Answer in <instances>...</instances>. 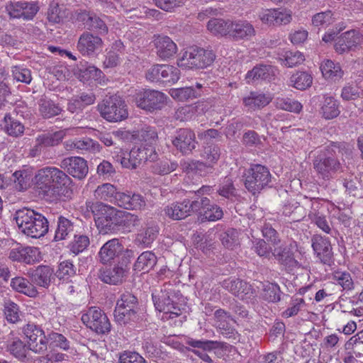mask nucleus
Segmentation results:
<instances>
[{"mask_svg":"<svg viewBox=\"0 0 363 363\" xmlns=\"http://www.w3.org/2000/svg\"><path fill=\"white\" fill-rule=\"evenodd\" d=\"M66 135L65 130H59L54 133H48L37 137L39 145H44L45 147L57 145Z\"/></svg>","mask_w":363,"mask_h":363,"instance_id":"79ce46f5","label":"nucleus"},{"mask_svg":"<svg viewBox=\"0 0 363 363\" xmlns=\"http://www.w3.org/2000/svg\"><path fill=\"white\" fill-rule=\"evenodd\" d=\"M11 288L19 293L29 297H35L38 295L36 287L28 279L22 277H16L11 281Z\"/></svg>","mask_w":363,"mask_h":363,"instance_id":"72a5a7b5","label":"nucleus"},{"mask_svg":"<svg viewBox=\"0 0 363 363\" xmlns=\"http://www.w3.org/2000/svg\"><path fill=\"white\" fill-rule=\"evenodd\" d=\"M138 301L135 296L125 293L117 301L114 311L115 320L120 325L135 322L138 319Z\"/></svg>","mask_w":363,"mask_h":363,"instance_id":"6e6552de","label":"nucleus"},{"mask_svg":"<svg viewBox=\"0 0 363 363\" xmlns=\"http://www.w3.org/2000/svg\"><path fill=\"white\" fill-rule=\"evenodd\" d=\"M15 220L19 230L33 238L44 236L48 230V223L45 217L33 210L18 211Z\"/></svg>","mask_w":363,"mask_h":363,"instance_id":"f03ea898","label":"nucleus"},{"mask_svg":"<svg viewBox=\"0 0 363 363\" xmlns=\"http://www.w3.org/2000/svg\"><path fill=\"white\" fill-rule=\"evenodd\" d=\"M273 97L270 92L251 91L242 98V103L248 110L256 111L267 106L272 101Z\"/></svg>","mask_w":363,"mask_h":363,"instance_id":"6ab92c4d","label":"nucleus"},{"mask_svg":"<svg viewBox=\"0 0 363 363\" xmlns=\"http://www.w3.org/2000/svg\"><path fill=\"white\" fill-rule=\"evenodd\" d=\"M158 233V228L156 225L147 227L138 234L136 242L148 247L156 238Z\"/></svg>","mask_w":363,"mask_h":363,"instance_id":"09e8293b","label":"nucleus"},{"mask_svg":"<svg viewBox=\"0 0 363 363\" xmlns=\"http://www.w3.org/2000/svg\"><path fill=\"white\" fill-rule=\"evenodd\" d=\"M138 139L142 142L140 146L146 147H154V145L157 140V133L155 128L151 126H144L137 134Z\"/></svg>","mask_w":363,"mask_h":363,"instance_id":"58836bf2","label":"nucleus"},{"mask_svg":"<svg viewBox=\"0 0 363 363\" xmlns=\"http://www.w3.org/2000/svg\"><path fill=\"white\" fill-rule=\"evenodd\" d=\"M333 22V14L330 11L316 13L312 18V23L315 27L325 28Z\"/></svg>","mask_w":363,"mask_h":363,"instance_id":"6e6d98bb","label":"nucleus"},{"mask_svg":"<svg viewBox=\"0 0 363 363\" xmlns=\"http://www.w3.org/2000/svg\"><path fill=\"white\" fill-rule=\"evenodd\" d=\"M83 20L85 21L84 24L89 29L97 30L101 34L106 33L107 27L106 24L97 16L86 14Z\"/></svg>","mask_w":363,"mask_h":363,"instance_id":"5fc2aeb1","label":"nucleus"},{"mask_svg":"<svg viewBox=\"0 0 363 363\" xmlns=\"http://www.w3.org/2000/svg\"><path fill=\"white\" fill-rule=\"evenodd\" d=\"M118 206L128 210H143L146 201L140 194L122 193L118 199Z\"/></svg>","mask_w":363,"mask_h":363,"instance_id":"bb28decb","label":"nucleus"},{"mask_svg":"<svg viewBox=\"0 0 363 363\" xmlns=\"http://www.w3.org/2000/svg\"><path fill=\"white\" fill-rule=\"evenodd\" d=\"M274 104L277 108L295 113H299L303 108V106L300 102L289 98L277 97L274 101Z\"/></svg>","mask_w":363,"mask_h":363,"instance_id":"a18cd8bd","label":"nucleus"},{"mask_svg":"<svg viewBox=\"0 0 363 363\" xmlns=\"http://www.w3.org/2000/svg\"><path fill=\"white\" fill-rule=\"evenodd\" d=\"M124 251V247L118 239L114 238L104 243L99 250L98 257L102 264H108L118 257Z\"/></svg>","mask_w":363,"mask_h":363,"instance_id":"dca6fc26","label":"nucleus"},{"mask_svg":"<svg viewBox=\"0 0 363 363\" xmlns=\"http://www.w3.org/2000/svg\"><path fill=\"white\" fill-rule=\"evenodd\" d=\"M65 17V12L59 7L57 2L52 1L48 9V18L49 21L57 23H60Z\"/></svg>","mask_w":363,"mask_h":363,"instance_id":"774afa93","label":"nucleus"},{"mask_svg":"<svg viewBox=\"0 0 363 363\" xmlns=\"http://www.w3.org/2000/svg\"><path fill=\"white\" fill-rule=\"evenodd\" d=\"M62 109L52 101L42 99L39 102V111L44 118H52L60 113Z\"/></svg>","mask_w":363,"mask_h":363,"instance_id":"de8ad7c7","label":"nucleus"},{"mask_svg":"<svg viewBox=\"0 0 363 363\" xmlns=\"http://www.w3.org/2000/svg\"><path fill=\"white\" fill-rule=\"evenodd\" d=\"M180 70L171 65H154L145 74L147 80L151 82H162L173 84L180 78Z\"/></svg>","mask_w":363,"mask_h":363,"instance_id":"1a4fd4ad","label":"nucleus"},{"mask_svg":"<svg viewBox=\"0 0 363 363\" xmlns=\"http://www.w3.org/2000/svg\"><path fill=\"white\" fill-rule=\"evenodd\" d=\"M273 255L275 257H278L281 264L290 272H293L301 267V264L289 252H281L279 248L274 247Z\"/></svg>","mask_w":363,"mask_h":363,"instance_id":"c03bdc74","label":"nucleus"},{"mask_svg":"<svg viewBox=\"0 0 363 363\" xmlns=\"http://www.w3.org/2000/svg\"><path fill=\"white\" fill-rule=\"evenodd\" d=\"M11 72L16 81L26 84H30L31 82L32 77L29 69L20 66H14L12 67Z\"/></svg>","mask_w":363,"mask_h":363,"instance_id":"0e129e2a","label":"nucleus"},{"mask_svg":"<svg viewBox=\"0 0 363 363\" xmlns=\"http://www.w3.org/2000/svg\"><path fill=\"white\" fill-rule=\"evenodd\" d=\"M340 162L332 157L316 158L313 162L314 169L322 176L323 178H328L332 172L340 168Z\"/></svg>","mask_w":363,"mask_h":363,"instance_id":"c85d7f7f","label":"nucleus"},{"mask_svg":"<svg viewBox=\"0 0 363 363\" xmlns=\"http://www.w3.org/2000/svg\"><path fill=\"white\" fill-rule=\"evenodd\" d=\"M173 145L184 154H189L196 145L194 133L189 129H179L172 140Z\"/></svg>","mask_w":363,"mask_h":363,"instance_id":"2eb2a0df","label":"nucleus"},{"mask_svg":"<svg viewBox=\"0 0 363 363\" xmlns=\"http://www.w3.org/2000/svg\"><path fill=\"white\" fill-rule=\"evenodd\" d=\"M223 286L241 300H248L253 296V290L246 281L230 278L223 281Z\"/></svg>","mask_w":363,"mask_h":363,"instance_id":"a211bd4d","label":"nucleus"},{"mask_svg":"<svg viewBox=\"0 0 363 363\" xmlns=\"http://www.w3.org/2000/svg\"><path fill=\"white\" fill-rule=\"evenodd\" d=\"M270 179L271 174L267 167L255 164L249 170L245 184L250 191L255 194L267 186Z\"/></svg>","mask_w":363,"mask_h":363,"instance_id":"f8f14e48","label":"nucleus"},{"mask_svg":"<svg viewBox=\"0 0 363 363\" xmlns=\"http://www.w3.org/2000/svg\"><path fill=\"white\" fill-rule=\"evenodd\" d=\"M24 261L26 264H34L42 260L43 257L39 248L35 247H25Z\"/></svg>","mask_w":363,"mask_h":363,"instance_id":"680f3d73","label":"nucleus"},{"mask_svg":"<svg viewBox=\"0 0 363 363\" xmlns=\"http://www.w3.org/2000/svg\"><path fill=\"white\" fill-rule=\"evenodd\" d=\"M311 241L313 250L317 257L324 263L328 262L332 256V247L329 239L320 235H314Z\"/></svg>","mask_w":363,"mask_h":363,"instance_id":"5701e85b","label":"nucleus"},{"mask_svg":"<svg viewBox=\"0 0 363 363\" xmlns=\"http://www.w3.org/2000/svg\"><path fill=\"white\" fill-rule=\"evenodd\" d=\"M320 69L323 77L332 82L339 81L344 74L340 64L330 60H323L320 65Z\"/></svg>","mask_w":363,"mask_h":363,"instance_id":"cd10ccee","label":"nucleus"},{"mask_svg":"<svg viewBox=\"0 0 363 363\" xmlns=\"http://www.w3.org/2000/svg\"><path fill=\"white\" fill-rule=\"evenodd\" d=\"M305 306V301L301 298H296L291 300L290 306L282 312V317L288 318L298 314Z\"/></svg>","mask_w":363,"mask_h":363,"instance_id":"e2e57ef3","label":"nucleus"},{"mask_svg":"<svg viewBox=\"0 0 363 363\" xmlns=\"http://www.w3.org/2000/svg\"><path fill=\"white\" fill-rule=\"evenodd\" d=\"M65 147L67 151L77 150L91 153L99 152L101 150L100 144L90 138L82 140H69L65 143Z\"/></svg>","mask_w":363,"mask_h":363,"instance_id":"4be33fe9","label":"nucleus"},{"mask_svg":"<svg viewBox=\"0 0 363 363\" xmlns=\"http://www.w3.org/2000/svg\"><path fill=\"white\" fill-rule=\"evenodd\" d=\"M101 116L107 121L116 123L128 116V106L123 98L118 95L105 99L98 105Z\"/></svg>","mask_w":363,"mask_h":363,"instance_id":"0eeeda50","label":"nucleus"},{"mask_svg":"<svg viewBox=\"0 0 363 363\" xmlns=\"http://www.w3.org/2000/svg\"><path fill=\"white\" fill-rule=\"evenodd\" d=\"M255 34L253 26L246 21H231L229 36L235 40H249Z\"/></svg>","mask_w":363,"mask_h":363,"instance_id":"b1692460","label":"nucleus"},{"mask_svg":"<svg viewBox=\"0 0 363 363\" xmlns=\"http://www.w3.org/2000/svg\"><path fill=\"white\" fill-rule=\"evenodd\" d=\"M262 296L269 302H277L280 300L279 286L276 284H262Z\"/></svg>","mask_w":363,"mask_h":363,"instance_id":"603ef678","label":"nucleus"},{"mask_svg":"<svg viewBox=\"0 0 363 363\" xmlns=\"http://www.w3.org/2000/svg\"><path fill=\"white\" fill-rule=\"evenodd\" d=\"M169 94L174 100L178 101H185L188 99L196 97L194 89L191 86L170 89Z\"/></svg>","mask_w":363,"mask_h":363,"instance_id":"3c124183","label":"nucleus"},{"mask_svg":"<svg viewBox=\"0 0 363 363\" xmlns=\"http://www.w3.org/2000/svg\"><path fill=\"white\" fill-rule=\"evenodd\" d=\"M157 263V257L150 251L141 253L134 264L133 269L135 272H148Z\"/></svg>","mask_w":363,"mask_h":363,"instance_id":"f704fd0d","label":"nucleus"},{"mask_svg":"<svg viewBox=\"0 0 363 363\" xmlns=\"http://www.w3.org/2000/svg\"><path fill=\"white\" fill-rule=\"evenodd\" d=\"M153 43L157 55L162 60L170 59L177 52V44L167 35L155 36Z\"/></svg>","mask_w":363,"mask_h":363,"instance_id":"f3484780","label":"nucleus"},{"mask_svg":"<svg viewBox=\"0 0 363 363\" xmlns=\"http://www.w3.org/2000/svg\"><path fill=\"white\" fill-rule=\"evenodd\" d=\"M90 244L89 236L82 234L75 235L73 240L69 244L70 251L78 255L84 251Z\"/></svg>","mask_w":363,"mask_h":363,"instance_id":"8fccbe9b","label":"nucleus"},{"mask_svg":"<svg viewBox=\"0 0 363 363\" xmlns=\"http://www.w3.org/2000/svg\"><path fill=\"white\" fill-rule=\"evenodd\" d=\"M23 332L30 350L41 353L47 350L46 337L41 328L33 324H28L23 328Z\"/></svg>","mask_w":363,"mask_h":363,"instance_id":"ddd939ff","label":"nucleus"},{"mask_svg":"<svg viewBox=\"0 0 363 363\" xmlns=\"http://www.w3.org/2000/svg\"><path fill=\"white\" fill-rule=\"evenodd\" d=\"M113 158L121 163L123 167L135 169L143 162L155 161L157 154L154 147L145 146L134 147L129 152L124 153L121 149H116L113 153Z\"/></svg>","mask_w":363,"mask_h":363,"instance_id":"423d86ee","label":"nucleus"},{"mask_svg":"<svg viewBox=\"0 0 363 363\" xmlns=\"http://www.w3.org/2000/svg\"><path fill=\"white\" fill-rule=\"evenodd\" d=\"M189 201L172 203L164 208L166 216L173 220L184 219L189 215Z\"/></svg>","mask_w":363,"mask_h":363,"instance_id":"c9c22d12","label":"nucleus"},{"mask_svg":"<svg viewBox=\"0 0 363 363\" xmlns=\"http://www.w3.org/2000/svg\"><path fill=\"white\" fill-rule=\"evenodd\" d=\"M333 279L345 290H350L353 288L352 279L347 272L335 271L333 274Z\"/></svg>","mask_w":363,"mask_h":363,"instance_id":"864d4df0","label":"nucleus"},{"mask_svg":"<svg viewBox=\"0 0 363 363\" xmlns=\"http://www.w3.org/2000/svg\"><path fill=\"white\" fill-rule=\"evenodd\" d=\"M310 219L320 229L326 233L330 232V226L326 218L323 214L316 212H311L308 215Z\"/></svg>","mask_w":363,"mask_h":363,"instance_id":"69168bd1","label":"nucleus"},{"mask_svg":"<svg viewBox=\"0 0 363 363\" xmlns=\"http://www.w3.org/2000/svg\"><path fill=\"white\" fill-rule=\"evenodd\" d=\"M313 83V77L307 72H297L289 79V86L298 90H306Z\"/></svg>","mask_w":363,"mask_h":363,"instance_id":"e433bc0d","label":"nucleus"},{"mask_svg":"<svg viewBox=\"0 0 363 363\" xmlns=\"http://www.w3.org/2000/svg\"><path fill=\"white\" fill-rule=\"evenodd\" d=\"M201 204L203 207V218L210 221H215L223 217L222 209L215 204H211L210 200L206 197L201 198Z\"/></svg>","mask_w":363,"mask_h":363,"instance_id":"ea45409f","label":"nucleus"},{"mask_svg":"<svg viewBox=\"0 0 363 363\" xmlns=\"http://www.w3.org/2000/svg\"><path fill=\"white\" fill-rule=\"evenodd\" d=\"M167 95L156 90L140 91L135 95L137 106L149 111L161 109L167 104Z\"/></svg>","mask_w":363,"mask_h":363,"instance_id":"9d476101","label":"nucleus"},{"mask_svg":"<svg viewBox=\"0 0 363 363\" xmlns=\"http://www.w3.org/2000/svg\"><path fill=\"white\" fill-rule=\"evenodd\" d=\"M1 128L9 135L18 137L24 132V125L17 119L11 117L10 114H6L1 123Z\"/></svg>","mask_w":363,"mask_h":363,"instance_id":"473e14b6","label":"nucleus"},{"mask_svg":"<svg viewBox=\"0 0 363 363\" xmlns=\"http://www.w3.org/2000/svg\"><path fill=\"white\" fill-rule=\"evenodd\" d=\"M6 348L17 359H23L26 357L28 349L19 338H14L8 342Z\"/></svg>","mask_w":363,"mask_h":363,"instance_id":"49530a36","label":"nucleus"},{"mask_svg":"<svg viewBox=\"0 0 363 363\" xmlns=\"http://www.w3.org/2000/svg\"><path fill=\"white\" fill-rule=\"evenodd\" d=\"M75 274V269L72 262L63 261L59 264L56 276L60 279L67 280Z\"/></svg>","mask_w":363,"mask_h":363,"instance_id":"13d9d810","label":"nucleus"},{"mask_svg":"<svg viewBox=\"0 0 363 363\" xmlns=\"http://www.w3.org/2000/svg\"><path fill=\"white\" fill-rule=\"evenodd\" d=\"M127 266L116 265L112 269L104 270L101 274V280L107 284H117L121 283L127 275Z\"/></svg>","mask_w":363,"mask_h":363,"instance_id":"c756f323","label":"nucleus"},{"mask_svg":"<svg viewBox=\"0 0 363 363\" xmlns=\"http://www.w3.org/2000/svg\"><path fill=\"white\" fill-rule=\"evenodd\" d=\"M179 298L170 288V285H164L160 291L152 294V301L157 311L162 313L164 320L172 319L182 314L181 304Z\"/></svg>","mask_w":363,"mask_h":363,"instance_id":"20e7f679","label":"nucleus"},{"mask_svg":"<svg viewBox=\"0 0 363 363\" xmlns=\"http://www.w3.org/2000/svg\"><path fill=\"white\" fill-rule=\"evenodd\" d=\"M73 228L71 222L65 218L60 217L58 220V226L55 233V239L62 240L66 238L67 235L72 231Z\"/></svg>","mask_w":363,"mask_h":363,"instance_id":"4d7b16f0","label":"nucleus"},{"mask_svg":"<svg viewBox=\"0 0 363 363\" xmlns=\"http://www.w3.org/2000/svg\"><path fill=\"white\" fill-rule=\"evenodd\" d=\"M30 179V176L26 171H16L12 175V180L16 184V188L22 191L27 187Z\"/></svg>","mask_w":363,"mask_h":363,"instance_id":"052dcab7","label":"nucleus"},{"mask_svg":"<svg viewBox=\"0 0 363 363\" xmlns=\"http://www.w3.org/2000/svg\"><path fill=\"white\" fill-rule=\"evenodd\" d=\"M60 167L79 180L84 179L89 172L87 162L81 157H68L63 159Z\"/></svg>","mask_w":363,"mask_h":363,"instance_id":"4468645a","label":"nucleus"},{"mask_svg":"<svg viewBox=\"0 0 363 363\" xmlns=\"http://www.w3.org/2000/svg\"><path fill=\"white\" fill-rule=\"evenodd\" d=\"M35 183L39 189L46 194L54 190V186H65L62 194L67 199L72 197L73 192L69 186L72 181L62 170L55 167H45L39 169L35 177Z\"/></svg>","mask_w":363,"mask_h":363,"instance_id":"f257e3e1","label":"nucleus"},{"mask_svg":"<svg viewBox=\"0 0 363 363\" xmlns=\"http://www.w3.org/2000/svg\"><path fill=\"white\" fill-rule=\"evenodd\" d=\"M53 272V269L50 267L41 265L30 271L28 275L33 284L47 289L50 284Z\"/></svg>","mask_w":363,"mask_h":363,"instance_id":"a878e982","label":"nucleus"},{"mask_svg":"<svg viewBox=\"0 0 363 363\" xmlns=\"http://www.w3.org/2000/svg\"><path fill=\"white\" fill-rule=\"evenodd\" d=\"M186 343L194 348L193 352L206 362L211 363V358L206 354L218 347L219 343L212 340H200L188 337Z\"/></svg>","mask_w":363,"mask_h":363,"instance_id":"aec40b11","label":"nucleus"},{"mask_svg":"<svg viewBox=\"0 0 363 363\" xmlns=\"http://www.w3.org/2000/svg\"><path fill=\"white\" fill-rule=\"evenodd\" d=\"M321 113L325 119L337 117L340 113L337 101L331 96L325 97L321 108Z\"/></svg>","mask_w":363,"mask_h":363,"instance_id":"37998d69","label":"nucleus"},{"mask_svg":"<svg viewBox=\"0 0 363 363\" xmlns=\"http://www.w3.org/2000/svg\"><path fill=\"white\" fill-rule=\"evenodd\" d=\"M102 40L90 33H84L79 39L77 48L83 55H91L102 48Z\"/></svg>","mask_w":363,"mask_h":363,"instance_id":"412c9836","label":"nucleus"},{"mask_svg":"<svg viewBox=\"0 0 363 363\" xmlns=\"http://www.w3.org/2000/svg\"><path fill=\"white\" fill-rule=\"evenodd\" d=\"M215 55L212 51L196 46H190L180 52L177 63L182 69H203L212 64Z\"/></svg>","mask_w":363,"mask_h":363,"instance_id":"39448f33","label":"nucleus"},{"mask_svg":"<svg viewBox=\"0 0 363 363\" xmlns=\"http://www.w3.org/2000/svg\"><path fill=\"white\" fill-rule=\"evenodd\" d=\"M86 206L91 211L96 225L101 233H107L119 224L122 211L101 202H88Z\"/></svg>","mask_w":363,"mask_h":363,"instance_id":"7ed1b4c3","label":"nucleus"},{"mask_svg":"<svg viewBox=\"0 0 363 363\" xmlns=\"http://www.w3.org/2000/svg\"><path fill=\"white\" fill-rule=\"evenodd\" d=\"M82 321L97 333H105L110 330L111 323L103 311L96 307H91L82 314Z\"/></svg>","mask_w":363,"mask_h":363,"instance_id":"9b49d317","label":"nucleus"},{"mask_svg":"<svg viewBox=\"0 0 363 363\" xmlns=\"http://www.w3.org/2000/svg\"><path fill=\"white\" fill-rule=\"evenodd\" d=\"M4 313L6 320L10 323H15L20 319L18 306L13 302L7 301L5 303Z\"/></svg>","mask_w":363,"mask_h":363,"instance_id":"bf43d9fd","label":"nucleus"},{"mask_svg":"<svg viewBox=\"0 0 363 363\" xmlns=\"http://www.w3.org/2000/svg\"><path fill=\"white\" fill-rule=\"evenodd\" d=\"M345 38L350 50L357 48L363 44V35L357 30L345 32Z\"/></svg>","mask_w":363,"mask_h":363,"instance_id":"338daca9","label":"nucleus"},{"mask_svg":"<svg viewBox=\"0 0 363 363\" xmlns=\"http://www.w3.org/2000/svg\"><path fill=\"white\" fill-rule=\"evenodd\" d=\"M231 21L222 18L211 19L207 24L210 33L215 35H229Z\"/></svg>","mask_w":363,"mask_h":363,"instance_id":"4c0bfd02","label":"nucleus"},{"mask_svg":"<svg viewBox=\"0 0 363 363\" xmlns=\"http://www.w3.org/2000/svg\"><path fill=\"white\" fill-rule=\"evenodd\" d=\"M121 194L122 193L118 192L116 188L109 183L99 186L94 191L96 199L114 203L117 205Z\"/></svg>","mask_w":363,"mask_h":363,"instance_id":"2f4dec72","label":"nucleus"},{"mask_svg":"<svg viewBox=\"0 0 363 363\" xmlns=\"http://www.w3.org/2000/svg\"><path fill=\"white\" fill-rule=\"evenodd\" d=\"M277 73V69L271 65H259L255 67L246 74L245 79L247 83L258 79H269Z\"/></svg>","mask_w":363,"mask_h":363,"instance_id":"7c9ffc66","label":"nucleus"},{"mask_svg":"<svg viewBox=\"0 0 363 363\" xmlns=\"http://www.w3.org/2000/svg\"><path fill=\"white\" fill-rule=\"evenodd\" d=\"M201 157L205 161L206 164L200 162H192L189 164L191 170L196 169L200 173L202 171L203 167H212L220 157V150L218 147L216 146H208L204 148L201 154Z\"/></svg>","mask_w":363,"mask_h":363,"instance_id":"393cba45","label":"nucleus"},{"mask_svg":"<svg viewBox=\"0 0 363 363\" xmlns=\"http://www.w3.org/2000/svg\"><path fill=\"white\" fill-rule=\"evenodd\" d=\"M279 60L282 65L293 67L301 64L305 60V57L299 51L288 50L279 55Z\"/></svg>","mask_w":363,"mask_h":363,"instance_id":"a19ab883","label":"nucleus"}]
</instances>
